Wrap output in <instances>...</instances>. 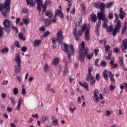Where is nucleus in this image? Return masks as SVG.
Listing matches in <instances>:
<instances>
[{"instance_id":"1","label":"nucleus","mask_w":127,"mask_h":127,"mask_svg":"<svg viewBox=\"0 0 127 127\" xmlns=\"http://www.w3.org/2000/svg\"><path fill=\"white\" fill-rule=\"evenodd\" d=\"M11 0H5L3 4H0V11H1V14L4 17H8L7 12L10 11V4Z\"/></svg>"},{"instance_id":"2","label":"nucleus","mask_w":127,"mask_h":127,"mask_svg":"<svg viewBox=\"0 0 127 127\" xmlns=\"http://www.w3.org/2000/svg\"><path fill=\"white\" fill-rule=\"evenodd\" d=\"M87 29H89L88 28V25L87 24H84L83 26L81 27V30H79L78 31L77 30L76 28H74L73 34V37L75 38L76 41H78L80 39V37L83 35L84 31L87 30Z\"/></svg>"},{"instance_id":"3","label":"nucleus","mask_w":127,"mask_h":127,"mask_svg":"<svg viewBox=\"0 0 127 127\" xmlns=\"http://www.w3.org/2000/svg\"><path fill=\"white\" fill-rule=\"evenodd\" d=\"M35 2L37 3V8L38 9L39 12H41V6L43 8V12H45V11H46V7L47 5H49V4H51L52 3V1L49 0L45 1L44 4L43 1L42 0H35Z\"/></svg>"},{"instance_id":"4","label":"nucleus","mask_w":127,"mask_h":127,"mask_svg":"<svg viewBox=\"0 0 127 127\" xmlns=\"http://www.w3.org/2000/svg\"><path fill=\"white\" fill-rule=\"evenodd\" d=\"M20 56L19 54H17L15 55L14 61H15L16 63H17L16 65L14 66L15 68V74L14 75H17V72L18 73H20L21 72V65L20 63H21V61L20 60Z\"/></svg>"},{"instance_id":"5","label":"nucleus","mask_w":127,"mask_h":127,"mask_svg":"<svg viewBox=\"0 0 127 127\" xmlns=\"http://www.w3.org/2000/svg\"><path fill=\"white\" fill-rule=\"evenodd\" d=\"M2 24L4 26L3 29L4 31L7 33H9L10 31H11V22L9 20L5 19L2 22Z\"/></svg>"},{"instance_id":"6","label":"nucleus","mask_w":127,"mask_h":127,"mask_svg":"<svg viewBox=\"0 0 127 127\" xmlns=\"http://www.w3.org/2000/svg\"><path fill=\"white\" fill-rule=\"evenodd\" d=\"M121 28H122V21H121V20H118L117 21L116 24L115 25L114 28L112 29V31H111V32H112L113 36H116L118 32V33L119 32H120Z\"/></svg>"},{"instance_id":"7","label":"nucleus","mask_w":127,"mask_h":127,"mask_svg":"<svg viewBox=\"0 0 127 127\" xmlns=\"http://www.w3.org/2000/svg\"><path fill=\"white\" fill-rule=\"evenodd\" d=\"M57 42L59 44H62L63 43V40H64V37L63 36V33L62 31H60L57 33Z\"/></svg>"},{"instance_id":"8","label":"nucleus","mask_w":127,"mask_h":127,"mask_svg":"<svg viewBox=\"0 0 127 127\" xmlns=\"http://www.w3.org/2000/svg\"><path fill=\"white\" fill-rule=\"evenodd\" d=\"M100 11L101 12H98L97 13L98 19H99V20L102 21L107 19V18H106V15L104 13V12H105V9L102 8L101 9Z\"/></svg>"},{"instance_id":"9","label":"nucleus","mask_w":127,"mask_h":127,"mask_svg":"<svg viewBox=\"0 0 127 127\" xmlns=\"http://www.w3.org/2000/svg\"><path fill=\"white\" fill-rule=\"evenodd\" d=\"M94 6H95L96 8H99L101 10V9H102V8H103V9H105L106 7V4L103 2L100 3V2H96L94 3Z\"/></svg>"},{"instance_id":"10","label":"nucleus","mask_w":127,"mask_h":127,"mask_svg":"<svg viewBox=\"0 0 127 127\" xmlns=\"http://www.w3.org/2000/svg\"><path fill=\"white\" fill-rule=\"evenodd\" d=\"M122 46H121V49L122 51V52H124V53H127V52H126V50L127 49V40L125 39L122 41Z\"/></svg>"},{"instance_id":"11","label":"nucleus","mask_w":127,"mask_h":127,"mask_svg":"<svg viewBox=\"0 0 127 127\" xmlns=\"http://www.w3.org/2000/svg\"><path fill=\"white\" fill-rule=\"evenodd\" d=\"M78 84L79 86L83 87V88H84V89H85L87 92H89V85L88 83H87V82H85L82 83L81 81H79L78 82Z\"/></svg>"},{"instance_id":"12","label":"nucleus","mask_w":127,"mask_h":127,"mask_svg":"<svg viewBox=\"0 0 127 127\" xmlns=\"http://www.w3.org/2000/svg\"><path fill=\"white\" fill-rule=\"evenodd\" d=\"M78 54V60H79L80 62H85V56H84V52L80 51Z\"/></svg>"},{"instance_id":"13","label":"nucleus","mask_w":127,"mask_h":127,"mask_svg":"<svg viewBox=\"0 0 127 127\" xmlns=\"http://www.w3.org/2000/svg\"><path fill=\"white\" fill-rule=\"evenodd\" d=\"M123 10V7L121 8L119 10V12H120L119 16H120V19H124L126 15H127V13H126V12Z\"/></svg>"},{"instance_id":"14","label":"nucleus","mask_w":127,"mask_h":127,"mask_svg":"<svg viewBox=\"0 0 127 127\" xmlns=\"http://www.w3.org/2000/svg\"><path fill=\"white\" fill-rule=\"evenodd\" d=\"M51 120H52V122L51 124H53L52 126H54L55 127H56L58 124H59V122H58V120L56 119V117L54 116H52L51 117Z\"/></svg>"},{"instance_id":"15","label":"nucleus","mask_w":127,"mask_h":127,"mask_svg":"<svg viewBox=\"0 0 127 127\" xmlns=\"http://www.w3.org/2000/svg\"><path fill=\"white\" fill-rule=\"evenodd\" d=\"M84 37L85 38V40H86L87 41L90 40V29H87L85 31Z\"/></svg>"},{"instance_id":"16","label":"nucleus","mask_w":127,"mask_h":127,"mask_svg":"<svg viewBox=\"0 0 127 127\" xmlns=\"http://www.w3.org/2000/svg\"><path fill=\"white\" fill-rule=\"evenodd\" d=\"M33 1H34V0H26L27 5H30L29 7H34L35 5Z\"/></svg>"},{"instance_id":"17","label":"nucleus","mask_w":127,"mask_h":127,"mask_svg":"<svg viewBox=\"0 0 127 127\" xmlns=\"http://www.w3.org/2000/svg\"><path fill=\"white\" fill-rule=\"evenodd\" d=\"M41 43V40L36 39L33 43L34 47H38Z\"/></svg>"},{"instance_id":"18","label":"nucleus","mask_w":127,"mask_h":127,"mask_svg":"<svg viewBox=\"0 0 127 127\" xmlns=\"http://www.w3.org/2000/svg\"><path fill=\"white\" fill-rule=\"evenodd\" d=\"M60 62V60L59 59V58H55L53 60V65H54V66H57V65L59 64Z\"/></svg>"},{"instance_id":"19","label":"nucleus","mask_w":127,"mask_h":127,"mask_svg":"<svg viewBox=\"0 0 127 127\" xmlns=\"http://www.w3.org/2000/svg\"><path fill=\"white\" fill-rule=\"evenodd\" d=\"M90 19L92 22H97V16L96 14L92 13L90 15Z\"/></svg>"},{"instance_id":"20","label":"nucleus","mask_w":127,"mask_h":127,"mask_svg":"<svg viewBox=\"0 0 127 127\" xmlns=\"http://www.w3.org/2000/svg\"><path fill=\"white\" fill-rule=\"evenodd\" d=\"M45 16H48L49 18L51 19L53 17V13L51 10H48L45 13Z\"/></svg>"},{"instance_id":"21","label":"nucleus","mask_w":127,"mask_h":127,"mask_svg":"<svg viewBox=\"0 0 127 127\" xmlns=\"http://www.w3.org/2000/svg\"><path fill=\"white\" fill-rule=\"evenodd\" d=\"M63 45L64 49L63 47H62V50H63V51H64L66 53H68V48H69V46H68V45L65 43H64Z\"/></svg>"},{"instance_id":"22","label":"nucleus","mask_w":127,"mask_h":127,"mask_svg":"<svg viewBox=\"0 0 127 127\" xmlns=\"http://www.w3.org/2000/svg\"><path fill=\"white\" fill-rule=\"evenodd\" d=\"M46 27H49L51 25V20L49 19H46L44 20Z\"/></svg>"},{"instance_id":"23","label":"nucleus","mask_w":127,"mask_h":127,"mask_svg":"<svg viewBox=\"0 0 127 127\" xmlns=\"http://www.w3.org/2000/svg\"><path fill=\"white\" fill-rule=\"evenodd\" d=\"M109 76L110 79V81H111L112 83H115V82H116V80H115V78H114V75L113 74V73H112V71L109 72Z\"/></svg>"},{"instance_id":"24","label":"nucleus","mask_w":127,"mask_h":127,"mask_svg":"<svg viewBox=\"0 0 127 127\" xmlns=\"http://www.w3.org/2000/svg\"><path fill=\"white\" fill-rule=\"evenodd\" d=\"M22 105V99H19L18 104L16 107L17 111H20V107Z\"/></svg>"},{"instance_id":"25","label":"nucleus","mask_w":127,"mask_h":127,"mask_svg":"<svg viewBox=\"0 0 127 127\" xmlns=\"http://www.w3.org/2000/svg\"><path fill=\"white\" fill-rule=\"evenodd\" d=\"M95 78L93 75H92V73H87V75L86 78V81H90L92 79Z\"/></svg>"},{"instance_id":"26","label":"nucleus","mask_w":127,"mask_h":127,"mask_svg":"<svg viewBox=\"0 0 127 127\" xmlns=\"http://www.w3.org/2000/svg\"><path fill=\"white\" fill-rule=\"evenodd\" d=\"M102 76H103V78H104L105 80H109V79H108V73H107V70H105L103 71V73H102Z\"/></svg>"},{"instance_id":"27","label":"nucleus","mask_w":127,"mask_h":127,"mask_svg":"<svg viewBox=\"0 0 127 127\" xmlns=\"http://www.w3.org/2000/svg\"><path fill=\"white\" fill-rule=\"evenodd\" d=\"M110 65H111L112 68H114L116 69V68L118 67V64H114V61H111L109 63Z\"/></svg>"},{"instance_id":"28","label":"nucleus","mask_w":127,"mask_h":127,"mask_svg":"<svg viewBox=\"0 0 127 127\" xmlns=\"http://www.w3.org/2000/svg\"><path fill=\"white\" fill-rule=\"evenodd\" d=\"M119 63L121 65V68L124 69L125 68V65L124 64V60H123L122 57L119 58Z\"/></svg>"},{"instance_id":"29","label":"nucleus","mask_w":127,"mask_h":127,"mask_svg":"<svg viewBox=\"0 0 127 127\" xmlns=\"http://www.w3.org/2000/svg\"><path fill=\"white\" fill-rule=\"evenodd\" d=\"M44 70L45 73L49 71V65L47 64L44 66Z\"/></svg>"},{"instance_id":"30","label":"nucleus","mask_w":127,"mask_h":127,"mask_svg":"<svg viewBox=\"0 0 127 127\" xmlns=\"http://www.w3.org/2000/svg\"><path fill=\"white\" fill-rule=\"evenodd\" d=\"M90 81V86H95V84H96V79H95V77H93V78L91 79Z\"/></svg>"},{"instance_id":"31","label":"nucleus","mask_w":127,"mask_h":127,"mask_svg":"<svg viewBox=\"0 0 127 127\" xmlns=\"http://www.w3.org/2000/svg\"><path fill=\"white\" fill-rule=\"evenodd\" d=\"M18 36L21 40H23L24 41V40H26V38L25 37H23V35L21 33H19L18 35Z\"/></svg>"},{"instance_id":"32","label":"nucleus","mask_w":127,"mask_h":127,"mask_svg":"<svg viewBox=\"0 0 127 127\" xmlns=\"http://www.w3.org/2000/svg\"><path fill=\"white\" fill-rule=\"evenodd\" d=\"M69 83H72L73 81H75V76L74 75H71L68 77Z\"/></svg>"},{"instance_id":"33","label":"nucleus","mask_w":127,"mask_h":127,"mask_svg":"<svg viewBox=\"0 0 127 127\" xmlns=\"http://www.w3.org/2000/svg\"><path fill=\"white\" fill-rule=\"evenodd\" d=\"M8 51H9V49L8 48L6 47L2 49L0 51V52H1V53H6L8 52Z\"/></svg>"},{"instance_id":"34","label":"nucleus","mask_w":127,"mask_h":127,"mask_svg":"<svg viewBox=\"0 0 127 127\" xmlns=\"http://www.w3.org/2000/svg\"><path fill=\"white\" fill-rule=\"evenodd\" d=\"M80 51H82V52L83 51H84L83 54L84 53L85 56H88V52H89V49H88V48H86L84 50H81Z\"/></svg>"},{"instance_id":"35","label":"nucleus","mask_w":127,"mask_h":127,"mask_svg":"<svg viewBox=\"0 0 127 127\" xmlns=\"http://www.w3.org/2000/svg\"><path fill=\"white\" fill-rule=\"evenodd\" d=\"M80 7L81 8L82 11H83V12H85L86 11V5L83 3H82L80 4Z\"/></svg>"},{"instance_id":"36","label":"nucleus","mask_w":127,"mask_h":127,"mask_svg":"<svg viewBox=\"0 0 127 127\" xmlns=\"http://www.w3.org/2000/svg\"><path fill=\"white\" fill-rule=\"evenodd\" d=\"M104 23L102 25L103 27H104L105 28H108V24L107 23H108V19H106V20H103Z\"/></svg>"},{"instance_id":"37","label":"nucleus","mask_w":127,"mask_h":127,"mask_svg":"<svg viewBox=\"0 0 127 127\" xmlns=\"http://www.w3.org/2000/svg\"><path fill=\"white\" fill-rule=\"evenodd\" d=\"M47 121H48V116H45L42 118V122L43 124H45Z\"/></svg>"},{"instance_id":"38","label":"nucleus","mask_w":127,"mask_h":127,"mask_svg":"<svg viewBox=\"0 0 127 127\" xmlns=\"http://www.w3.org/2000/svg\"><path fill=\"white\" fill-rule=\"evenodd\" d=\"M104 48L105 49V52H108V51H110L111 47L109 45H105Z\"/></svg>"},{"instance_id":"39","label":"nucleus","mask_w":127,"mask_h":127,"mask_svg":"<svg viewBox=\"0 0 127 127\" xmlns=\"http://www.w3.org/2000/svg\"><path fill=\"white\" fill-rule=\"evenodd\" d=\"M95 29L94 30V32L95 33V34H96L97 35V36H99V30H100V27H96L95 26Z\"/></svg>"},{"instance_id":"40","label":"nucleus","mask_w":127,"mask_h":127,"mask_svg":"<svg viewBox=\"0 0 127 127\" xmlns=\"http://www.w3.org/2000/svg\"><path fill=\"white\" fill-rule=\"evenodd\" d=\"M127 31V24H125L121 31V34H124Z\"/></svg>"},{"instance_id":"41","label":"nucleus","mask_w":127,"mask_h":127,"mask_svg":"<svg viewBox=\"0 0 127 127\" xmlns=\"http://www.w3.org/2000/svg\"><path fill=\"white\" fill-rule=\"evenodd\" d=\"M100 66H102V67H106V66H107V62L105 61L101 62Z\"/></svg>"},{"instance_id":"42","label":"nucleus","mask_w":127,"mask_h":127,"mask_svg":"<svg viewBox=\"0 0 127 127\" xmlns=\"http://www.w3.org/2000/svg\"><path fill=\"white\" fill-rule=\"evenodd\" d=\"M94 98L95 100V102H100V98H99V96L98 94H96L95 93L94 95Z\"/></svg>"},{"instance_id":"43","label":"nucleus","mask_w":127,"mask_h":127,"mask_svg":"<svg viewBox=\"0 0 127 127\" xmlns=\"http://www.w3.org/2000/svg\"><path fill=\"white\" fill-rule=\"evenodd\" d=\"M113 25H109V27H107V28H106V29H107V31L108 32H112V30H113Z\"/></svg>"},{"instance_id":"44","label":"nucleus","mask_w":127,"mask_h":127,"mask_svg":"<svg viewBox=\"0 0 127 127\" xmlns=\"http://www.w3.org/2000/svg\"><path fill=\"white\" fill-rule=\"evenodd\" d=\"M70 53L71 54H74L75 53V50H74V46L73 45H70Z\"/></svg>"},{"instance_id":"45","label":"nucleus","mask_w":127,"mask_h":127,"mask_svg":"<svg viewBox=\"0 0 127 127\" xmlns=\"http://www.w3.org/2000/svg\"><path fill=\"white\" fill-rule=\"evenodd\" d=\"M108 18H109V19H113V18H114V13L112 12L109 13Z\"/></svg>"},{"instance_id":"46","label":"nucleus","mask_w":127,"mask_h":127,"mask_svg":"<svg viewBox=\"0 0 127 127\" xmlns=\"http://www.w3.org/2000/svg\"><path fill=\"white\" fill-rule=\"evenodd\" d=\"M11 29H12L14 31H15V33H18V29L16 27H14L12 26L11 27Z\"/></svg>"},{"instance_id":"47","label":"nucleus","mask_w":127,"mask_h":127,"mask_svg":"<svg viewBox=\"0 0 127 127\" xmlns=\"http://www.w3.org/2000/svg\"><path fill=\"white\" fill-rule=\"evenodd\" d=\"M49 34H50V31H47L44 33V34L43 35V37H47L48 35H49Z\"/></svg>"},{"instance_id":"48","label":"nucleus","mask_w":127,"mask_h":127,"mask_svg":"<svg viewBox=\"0 0 127 127\" xmlns=\"http://www.w3.org/2000/svg\"><path fill=\"white\" fill-rule=\"evenodd\" d=\"M3 28L0 26V37H1L3 35Z\"/></svg>"},{"instance_id":"49","label":"nucleus","mask_w":127,"mask_h":127,"mask_svg":"<svg viewBox=\"0 0 127 127\" xmlns=\"http://www.w3.org/2000/svg\"><path fill=\"white\" fill-rule=\"evenodd\" d=\"M14 95H17L18 94V89L17 88L15 87L13 90Z\"/></svg>"},{"instance_id":"50","label":"nucleus","mask_w":127,"mask_h":127,"mask_svg":"<svg viewBox=\"0 0 127 127\" xmlns=\"http://www.w3.org/2000/svg\"><path fill=\"white\" fill-rule=\"evenodd\" d=\"M112 5H113V2H110L106 5V7L107 8H111V7H112Z\"/></svg>"},{"instance_id":"51","label":"nucleus","mask_w":127,"mask_h":127,"mask_svg":"<svg viewBox=\"0 0 127 127\" xmlns=\"http://www.w3.org/2000/svg\"><path fill=\"white\" fill-rule=\"evenodd\" d=\"M99 61H100V59H97L95 61L94 65H95L96 67H99V64H98Z\"/></svg>"},{"instance_id":"52","label":"nucleus","mask_w":127,"mask_h":127,"mask_svg":"<svg viewBox=\"0 0 127 127\" xmlns=\"http://www.w3.org/2000/svg\"><path fill=\"white\" fill-rule=\"evenodd\" d=\"M82 23V19H80L79 21L75 23L76 26H80V24Z\"/></svg>"},{"instance_id":"53","label":"nucleus","mask_w":127,"mask_h":127,"mask_svg":"<svg viewBox=\"0 0 127 127\" xmlns=\"http://www.w3.org/2000/svg\"><path fill=\"white\" fill-rule=\"evenodd\" d=\"M10 101L12 105H15V102L14 101V98H13V97H10Z\"/></svg>"},{"instance_id":"54","label":"nucleus","mask_w":127,"mask_h":127,"mask_svg":"<svg viewBox=\"0 0 127 127\" xmlns=\"http://www.w3.org/2000/svg\"><path fill=\"white\" fill-rule=\"evenodd\" d=\"M51 86H52V84L49 83L47 85V86L46 87V91H48L49 90H51Z\"/></svg>"},{"instance_id":"55","label":"nucleus","mask_w":127,"mask_h":127,"mask_svg":"<svg viewBox=\"0 0 127 127\" xmlns=\"http://www.w3.org/2000/svg\"><path fill=\"white\" fill-rule=\"evenodd\" d=\"M62 12H61V10L60 9H57L55 12V15H59V14H61Z\"/></svg>"},{"instance_id":"56","label":"nucleus","mask_w":127,"mask_h":127,"mask_svg":"<svg viewBox=\"0 0 127 127\" xmlns=\"http://www.w3.org/2000/svg\"><path fill=\"white\" fill-rule=\"evenodd\" d=\"M120 51V49L119 48H114L113 49V52L115 53H118Z\"/></svg>"},{"instance_id":"57","label":"nucleus","mask_w":127,"mask_h":127,"mask_svg":"<svg viewBox=\"0 0 127 127\" xmlns=\"http://www.w3.org/2000/svg\"><path fill=\"white\" fill-rule=\"evenodd\" d=\"M22 95H23V96H25V95H26V90L24 88H23L22 89Z\"/></svg>"},{"instance_id":"58","label":"nucleus","mask_w":127,"mask_h":127,"mask_svg":"<svg viewBox=\"0 0 127 127\" xmlns=\"http://www.w3.org/2000/svg\"><path fill=\"white\" fill-rule=\"evenodd\" d=\"M93 55H94V53H92L91 55H87V56H85L87 57V59L89 60H91L92 59V57H93Z\"/></svg>"},{"instance_id":"59","label":"nucleus","mask_w":127,"mask_h":127,"mask_svg":"<svg viewBox=\"0 0 127 127\" xmlns=\"http://www.w3.org/2000/svg\"><path fill=\"white\" fill-rule=\"evenodd\" d=\"M100 74L99 73H97L96 74V81H97V82H99V81H100Z\"/></svg>"},{"instance_id":"60","label":"nucleus","mask_w":127,"mask_h":127,"mask_svg":"<svg viewBox=\"0 0 127 127\" xmlns=\"http://www.w3.org/2000/svg\"><path fill=\"white\" fill-rule=\"evenodd\" d=\"M115 88H116V87L114 86L113 85L109 86V90L110 91H114V90H115Z\"/></svg>"},{"instance_id":"61","label":"nucleus","mask_w":127,"mask_h":127,"mask_svg":"<svg viewBox=\"0 0 127 127\" xmlns=\"http://www.w3.org/2000/svg\"><path fill=\"white\" fill-rule=\"evenodd\" d=\"M92 71H93V67H88V73L92 74Z\"/></svg>"},{"instance_id":"62","label":"nucleus","mask_w":127,"mask_h":127,"mask_svg":"<svg viewBox=\"0 0 127 127\" xmlns=\"http://www.w3.org/2000/svg\"><path fill=\"white\" fill-rule=\"evenodd\" d=\"M14 45L18 47V48H20V46H19V43H18V41H15L14 42Z\"/></svg>"},{"instance_id":"63","label":"nucleus","mask_w":127,"mask_h":127,"mask_svg":"<svg viewBox=\"0 0 127 127\" xmlns=\"http://www.w3.org/2000/svg\"><path fill=\"white\" fill-rule=\"evenodd\" d=\"M22 11L23 13H27L28 10L27 9V8H24L22 10Z\"/></svg>"},{"instance_id":"64","label":"nucleus","mask_w":127,"mask_h":127,"mask_svg":"<svg viewBox=\"0 0 127 127\" xmlns=\"http://www.w3.org/2000/svg\"><path fill=\"white\" fill-rule=\"evenodd\" d=\"M21 50L23 52H26V51H27V48L26 47H23L21 48Z\"/></svg>"}]
</instances>
